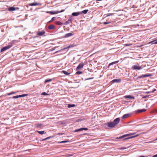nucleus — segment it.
I'll use <instances>...</instances> for the list:
<instances>
[{
  "label": "nucleus",
  "instance_id": "1",
  "mask_svg": "<svg viewBox=\"0 0 157 157\" xmlns=\"http://www.w3.org/2000/svg\"><path fill=\"white\" fill-rule=\"evenodd\" d=\"M120 119L119 118H117L114 119L113 122H110L107 124V126L110 128L114 127L119 122Z\"/></svg>",
  "mask_w": 157,
  "mask_h": 157
},
{
  "label": "nucleus",
  "instance_id": "2",
  "mask_svg": "<svg viewBox=\"0 0 157 157\" xmlns=\"http://www.w3.org/2000/svg\"><path fill=\"white\" fill-rule=\"evenodd\" d=\"M135 133H131L124 135L122 136H120L118 138L120 139H122L124 138H127L126 137L130 136L131 135H134Z\"/></svg>",
  "mask_w": 157,
  "mask_h": 157
},
{
  "label": "nucleus",
  "instance_id": "3",
  "mask_svg": "<svg viewBox=\"0 0 157 157\" xmlns=\"http://www.w3.org/2000/svg\"><path fill=\"white\" fill-rule=\"evenodd\" d=\"M12 46V45H8L6 46H5L3 47V48L1 49V52H4L6 50L10 48Z\"/></svg>",
  "mask_w": 157,
  "mask_h": 157
},
{
  "label": "nucleus",
  "instance_id": "4",
  "mask_svg": "<svg viewBox=\"0 0 157 157\" xmlns=\"http://www.w3.org/2000/svg\"><path fill=\"white\" fill-rule=\"evenodd\" d=\"M84 65V63H80L77 67L76 69V70H79L82 69Z\"/></svg>",
  "mask_w": 157,
  "mask_h": 157
},
{
  "label": "nucleus",
  "instance_id": "5",
  "mask_svg": "<svg viewBox=\"0 0 157 157\" xmlns=\"http://www.w3.org/2000/svg\"><path fill=\"white\" fill-rule=\"evenodd\" d=\"M45 33V32L44 31H38L37 33V35L39 36H42L44 35Z\"/></svg>",
  "mask_w": 157,
  "mask_h": 157
},
{
  "label": "nucleus",
  "instance_id": "6",
  "mask_svg": "<svg viewBox=\"0 0 157 157\" xmlns=\"http://www.w3.org/2000/svg\"><path fill=\"white\" fill-rule=\"evenodd\" d=\"M132 115V113H128V114H126L122 116V118L123 119H125L128 117H130L131 115Z\"/></svg>",
  "mask_w": 157,
  "mask_h": 157
},
{
  "label": "nucleus",
  "instance_id": "7",
  "mask_svg": "<svg viewBox=\"0 0 157 157\" xmlns=\"http://www.w3.org/2000/svg\"><path fill=\"white\" fill-rule=\"evenodd\" d=\"M88 129L87 128H82L78 129H76L75 130V132H77L78 131H81L83 130H87Z\"/></svg>",
  "mask_w": 157,
  "mask_h": 157
},
{
  "label": "nucleus",
  "instance_id": "8",
  "mask_svg": "<svg viewBox=\"0 0 157 157\" xmlns=\"http://www.w3.org/2000/svg\"><path fill=\"white\" fill-rule=\"evenodd\" d=\"M41 4L39 3L33 2L29 4L30 6H40L41 5Z\"/></svg>",
  "mask_w": 157,
  "mask_h": 157
},
{
  "label": "nucleus",
  "instance_id": "9",
  "mask_svg": "<svg viewBox=\"0 0 157 157\" xmlns=\"http://www.w3.org/2000/svg\"><path fill=\"white\" fill-rule=\"evenodd\" d=\"M132 68L134 70L137 69L138 70H140L142 69L141 67L138 65H134Z\"/></svg>",
  "mask_w": 157,
  "mask_h": 157
},
{
  "label": "nucleus",
  "instance_id": "10",
  "mask_svg": "<svg viewBox=\"0 0 157 157\" xmlns=\"http://www.w3.org/2000/svg\"><path fill=\"white\" fill-rule=\"evenodd\" d=\"M151 75H150V74H149V75H142L141 76H139L138 78H146L147 77H149Z\"/></svg>",
  "mask_w": 157,
  "mask_h": 157
},
{
  "label": "nucleus",
  "instance_id": "11",
  "mask_svg": "<svg viewBox=\"0 0 157 157\" xmlns=\"http://www.w3.org/2000/svg\"><path fill=\"white\" fill-rule=\"evenodd\" d=\"M80 14H82V13H81L80 12H79L73 13H72V15L74 16H76L79 15Z\"/></svg>",
  "mask_w": 157,
  "mask_h": 157
},
{
  "label": "nucleus",
  "instance_id": "12",
  "mask_svg": "<svg viewBox=\"0 0 157 157\" xmlns=\"http://www.w3.org/2000/svg\"><path fill=\"white\" fill-rule=\"evenodd\" d=\"M139 135V134H137L135 136H130V137H128L127 138H124V139H123V140H128V139H131V138H134V137H137Z\"/></svg>",
  "mask_w": 157,
  "mask_h": 157
},
{
  "label": "nucleus",
  "instance_id": "13",
  "mask_svg": "<svg viewBox=\"0 0 157 157\" xmlns=\"http://www.w3.org/2000/svg\"><path fill=\"white\" fill-rule=\"evenodd\" d=\"M48 29H49L51 30V29H55V26L54 25H49L48 26Z\"/></svg>",
  "mask_w": 157,
  "mask_h": 157
},
{
  "label": "nucleus",
  "instance_id": "14",
  "mask_svg": "<svg viewBox=\"0 0 157 157\" xmlns=\"http://www.w3.org/2000/svg\"><path fill=\"white\" fill-rule=\"evenodd\" d=\"M113 82H121V80L120 79H115L113 80L112 81Z\"/></svg>",
  "mask_w": 157,
  "mask_h": 157
},
{
  "label": "nucleus",
  "instance_id": "15",
  "mask_svg": "<svg viewBox=\"0 0 157 157\" xmlns=\"http://www.w3.org/2000/svg\"><path fill=\"white\" fill-rule=\"evenodd\" d=\"M73 35H74V34L73 33H68L67 34H66L65 35L64 37H68L72 36H73Z\"/></svg>",
  "mask_w": 157,
  "mask_h": 157
},
{
  "label": "nucleus",
  "instance_id": "16",
  "mask_svg": "<svg viewBox=\"0 0 157 157\" xmlns=\"http://www.w3.org/2000/svg\"><path fill=\"white\" fill-rule=\"evenodd\" d=\"M146 110V109H139L136 112L137 113H142L143 112H144Z\"/></svg>",
  "mask_w": 157,
  "mask_h": 157
},
{
  "label": "nucleus",
  "instance_id": "17",
  "mask_svg": "<svg viewBox=\"0 0 157 157\" xmlns=\"http://www.w3.org/2000/svg\"><path fill=\"white\" fill-rule=\"evenodd\" d=\"M119 62V61L118 60V61H117L115 62H113L111 63H110L108 65V67H109L111 65H113V64H115L118 63Z\"/></svg>",
  "mask_w": 157,
  "mask_h": 157
},
{
  "label": "nucleus",
  "instance_id": "18",
  "mask_svg": "<svg viewBox=\"0 0 157 157\" xmlns=\"http://www.w3.org/2000/svg\"><path fill=\"white\" fill-rule=\"evenodd\" d=\"M46 13H49L51 14H56L57 13L56 12H55L54 11H47L46 12Z\"/></svg>",
  "mask_w": 157,
  "mask_h": 157
},
{
  "label": "nucleus",
  "instance_id": "19",
  "mask_svg": "<svg viewBox=\"0 0 157 157\" xmlns=\"http://www.w3.org/2000/svg\"><path fill=\"white\" fill-rule=\"evenodd\" d=\"M15 10V8L13 7H11L8 8V10L10 11H14Z\"/></svg>",
  "mask_w": 157,
  "mask_h": 157
},
{
  "label": "nucleus",
  "instance_id": "20",
  "mask_svg": "<svg viewBox=\"0 0 157 157\" xmlns=\"http://www.w3.org/2000/svg\"><path fill=\"white\" fill-rule=\"evenodd\" d=\"M125 98L130 99H134V97L131 96V95H127L124 97Z\"/></svg>",
  "mask_w": 157,
  "mask_h": 157
},
{
  "label": "nucleus",
  "instance_id": "21",
  "mask_svg": "<svg viewBox=\"0 0 157 157\" xmlns=\"http://www.w3.org/2000/svg\"><path fill=\"white\" fill-rule=\"evenodd\" d=\"M88 10H85L82 11V12H81V13H82V14L83 13L84 14H86L87 13V12H88Z\"/></svg>",
  "mask_w": 157,
  "mask_h": 157
},
{
  "label": "nucleus",
  "instance_id": "22",
  "mask_svg": "<svg viewBox=\"0 0 157 157\" xmlns=\"http://www.w3.org/2000/svg\"><path fill=\"white\" fill-rule=\"evenodd\" d=\"M52 80V79H46V80L44 82L45 83H47L48 82H50Z\"/></svg>",
  "mask_w": 157,
  "mask_h": 157
},
{
  "label": "nucleus",
  "instance_id": "23",
  "mask_svg": "<svg viewBox=\"0 0 157 157\" xmlns=\"http://www.w3.org/2000/svg\"><path fill=\"white\" fill-rule=\"evenodd\" d=\"M62 72L63 73L66 75H69L70 73L67 72V71H63Z\"/></svg>",
  "mask_w": 157,
  "mask_h": 157
},
{
  "label": "nucleus",
  "instance_id": "24",
  "mask_svg": "<svg viewBox=\"0 0 157 157\" xmlns=\"http://www.w3.org/2000/svg\"><path fill=\"white\" fill-rule=\"evenodd\" d=\"M156 40L152 41L150 42V43L152 44H157V41H155Z\"/></svg>",
  "mask_w": 157,
  "mask_h": 157
},
{
  "label": "nucleus",
  "instance_id": "25",
  "mask_svg": "<svg viewBox=\"0 0 157 157\" xmlns=\"http://www.w3.org/2000/svg\"><path fill=\"white\" fill-rule=\"evenodd\" d=\"M69 142V140H66L65 141H63L59 142H58L59 143H65Z\"/></svg>",
  "mask_w": 157,
  "mask_h": 157
},
{
  "label": "nucleus",
  "instance_id": "26",
  "mask_svg": "<svg viewBox=\"0 0 157 157\" xmlns=\"http://www.w3.org/2000/svg\"><path fill=\"white\" fill-rule=\"evenodd\" d=\"M75 106V105L74 104H69L68 105V108H71V107H74Z\"/></svg>",
  "mask_w": 157,
  "mask_h": 157
},
{
  "label": "nucleus",
  "instance_id": "27",
  "mask_svg": "<svg viewBox=\"0 0 157 157\" xmlns=\"http://www.w3.org/2000/svg\"><path fill=\"white\" fill-rule=\"evenodd\" d=\"M38 133H39V134H41V135H42L44 133V131H38Z\"/></svg>",
  "mask_w": 157,
  "mask_h": 157
},
{
  "label": "nucleus",
  "instance_id": "28",
  "mask_svg": "<svg viewBox=\"0 0 157 157\" xmlns=\"http://www.w3.org/2000/svg\"><path fill=\"white\" fill-rule=\"evenodd\" d=\"M82 71H77L76 73V74L80 75V74H82Z\"/></svg>",
  "mask_w": 157,
  "mask_h": 157
},
{
  "label": "nucleus",
  "instance_id": "29",
  "mask_svg": "<svg viewBox=\"0 0 157 157\" xmlns=\"http://www.w3.org/2000/svg\"><path fill=\"white\" fill-rule=\"evenodd\" d=\"M28 95V94H23L21 95H19V96L21 98V97H24L26 96H27Z\"/></svg>",
  "mask_w": 157,
  "mask_h": 157
},
{
  "label": "nucleus",
  "instance_id": "30",
  "mask_svg": "<svg viewBox=\"0 0 157 157\" xmlns=\"http://www.w3.org/2000/svg\"><path fill=\"white\" fill-rule=\"evenodd\" d=\"M41 95H48L49 94H48L47 93H46V92H43L42 93Z\"/></svg>",
  "mask_w": 157,
  "mask_h": 157
},
{
  "label": "nucleus",
  "instance_id": "31",
  "mask_svg": "<svg viewBox=\"0 0 157 157\" xmlns=\"http://www.w3.org/2000/svg\"><path fill=\"white\" fill-rule=\"evenodd\" d=\"M20 98V97L19 96V95H17V96H15L13 97V98Z\"/></svg>",
  "mask_w": 157,
  "mask_h": 157
},
{
  "label": "nucleus",
  "instance_id": "32",
  "mask_svg": "<svg viewBox=\"0 0 157 157\" xmlns=\"http://www.w3.org/2000/svg\"><path fill=\"white\" fill-rule=\"evenodd\" d=\"M15 93V92H11V93H9L8 94V95H11V94H14Z\"/></svg>",
  "mask_w": 157,
  "mask_h": 157
},
{
  "label": "nucleus",
  "instance_id": "33",
  "mask_svg": "<svg viewBox=\"0 0 157 157\" xmlns=\"http://www.w3.org/2000/svg\"><path fill=\"white\" fill-rule=\"evenodd\" d=\"M55 17H52V19L49 22H51L52 21H53L54 20H55Z\"/></svg>",
  "mask_w": 157,
  "mask_h": 157
},
{
  "label": "nucleus",
  "instance_id": "34",
  "mask_svg": "<svg viewBox=\"0 0 157 157\" xmlns=\"http://www.w3.org/2000/svg\"><path fill=\"white\" fill-rule=\"evenodd\" d=\"M113 15V13H108L107 14V15L105 17H107L109 16L112 15Z\"/></svg>",
  "mask_w": 157,
  "mask_h": 157
},
{
  "label": "nucleus",
  "instance_id": "35",
  "mask_svg": "<svg viewBox=\"0 0 157 157\" xmlns=\"http://www.w3.org/2000/svg\"><path fill=\"white\" fill-rule=\"evenodd\" d=\"M110 23H111L110 22H105L103 23V24L104 25H106V24H109Z\"/></svg>",
  "mask_w": 157,
  "mask_h": 157
},
{
  "label": "nucleus",
  "instance_id": "36",
  "mask_svg": "<svg viewBox=\"0 0 157 157\" xmlns=\"http://www.w3.org/2000/svg\"><path fill=\"white\" fill-rule=\"evenodd\" d=\"M56 22V24L58 25H61V23L60 22H59V21H57Z\"/></svg>",
  "mask_w": 157,
  "mask_h": 157
},
{
  "label": "nucleus",
  "instance_id": "37",
  "mask_svg": "<svg viewBox=\"0 0 157 157\" xmlns=\"http://www.w3.org/2000/svg\"><path fill=\"white\" fill-rule=\"evenodd\" d=\"M148 96H148V95H146V96H144L143 97H142V98H146L147 97H148Z\"/></svg>",
  "mask_w": 157,
  "mask_h": 157
},
{
  "label": "nucleus",
  "instance_id": "38",
  "mask_svg": "<svg viewBox=\"0 0 157 157\" xmlns=\"http://www.w3.org/2000/svg\"><path fill=\"white\" fill-rule=\"evenodd\" d=\"M41 125V124H37V125H36V127H37V128H38Z\"/></svg>",
  "mask_w": 157,
  "mask_h": 157
},
{
  "label": "nucleus",
  "instance_id": "39",
  "mask_svg": "<svg viewBox=\"0 0 157 157\" xmlns=\"http://www.w3.org/2000/svg\"><path fill=\"white\" fill-rule=\"evenodd\" d=\"M156 90V89H154L152 91H151V92L152 93H154L155 91Z\"/></svg>",
  "mask_w": 157,
  "mask_h": 157
},
{
  "label": "nucleus",
  "instance_id": "40",
  "mask_svg": "<svg viewBox=\"0 0 157 157\" xmlns=\"http://www.w3.org/2000/svg\"><path fill=\"white\" fill-rule=\"evenodd\" d=\"M55 48H54L52 49H51V51H52L55 49Z\"/></svg>",
  "mask_w": 157,
  "mask_h": 157
},
{
  "label": "nucleus",
  "instance_id": "41",
  "mask_svg": "<svg viewBox=\"0 0 157 157\" xmlns=\"http://www.w3.org/2000/svg\"><path fill=\"white\" fill-rule=\"evenodd\" d=\"M51 137H52L51 136H49V137H48L46 138H47V140L48 139L50 138Z\"/></svg>",
  "mask_w": 157,
  "mask_h": 157
},
{
  "label": "nucleus",
  "instance_id": "42",
  "mask_svg": "<svg viewBox=\"0 0 157 157\" xmlns=\"http://www.w3.org/2000/svg\"><path fill=\"white\" fill-rule=\"evenodd\" d=\"M152 157H157V154L153 155Z\"/></svg>",
  "mask_w": 157,
  "mask_h": 157
},
{
  "label": "nucleus",
  "instance_id": "43",
  "mask_svg": "<svg viewBox=\"0 0 157 157\" xmlns=\"http://www.w3.org/2000/svg\"><path fill=\"white\" fill-rule=\"evenodd\" d=\"M47 140V138H45V139H43L42 140V141H45V140Z\"/></svg>",
  "mask_w": 157,
  "mask_h": 157
},
{
  "label": "nucleus",
  "instance_id": "44",
  "mask_svg": "<svg viewBox=\"0 0 157 157\" xmlns=\"http://www.w3.org/2000/svg\"><path fill=\"white\" fill-rule=\"evenodd\" d=\"M72 46H68V47H67V48H69L71 47H72Z\"/></svg>",
  "mask_w": 157,
  "mask_h": 157
},
{
  "label": "nucleus",
  "instance_id": "45",
  "mask_svg": "<svg viewBox=\"0 0 157 157\" xmlns=\"http://www.w3.org/2000/svg\"><path fill=\"white\" fill-rule=\"evenodd\" d=\"M150 93V92H149V91H148V92H146V93H147V94H149V93Z\"/></svg>",
  "mask_w": 157,
  "mask_h": 157
},
{
  "label": "nucleus",
  "instance_id": "46",
  "mask_svg": "<svg viewBox=\"0 0 157 157\" xmlns=\"http://www.w3.org/2000/svg\"><path fill=\"white\" fill-rule=\"evenodd\" d=\"M140 157H145L144 156H140Z\"/></svg>",
  "mask_w": 157,
  "mask_h": 157
},
{
  "label": "nucleus",
  "instance_id": "47",
  "mask_svg": "<svg viewBox=\"0 0 157 157\" xmlns=\"http://www.w3.org/2000/svg\"><path fill=\"white\" fill-rule=\"evenodd\" d=\"M157 140V138L155 140H154V141H155V140Z\"/></svg>",
  "mask_w": 157,
  "mask_h": 157
},
{
  "label": "nucleus",
  "instance_id": "48",
  "mask_svg": "<svg viewBox=\"0 0 157 157\" xmlns=\"http://www.w3.org/2000/svg\"><path fill=\"white\" fill-rule=\"evenodd\" d=\"M59 134H60V135H62L63 134L62 133H61V134H60V133H59Z\"/></svg>",
  "mask_w": 157,
  "mask_h": 157
},
{
  "label": "nucleus",
  "instance_id": "49",
  "mask_svg": "<svg viewBox=\"0 0 157 157\" xmlns=\"http://www.w3.org/2000/svg\"><path fill=\"white\" fill-rule=\"evenodd\" d=\"M57 52H58V51H57L56 52V53H57Z\"/></svg>",
  "mask_w": 157,
  "mask_h": 157
},
{
  "label": "nucleus",
  "instance_id": "50",
  "mask_svg": "<svg viewBox=\"0 0 157 157\" xmlns=\"http://www.w3.org/2000/svg\"><path fill=\"white\" fill-rule=\"evenodd\" d=\"M156 33H157V31L156 32Z\"/></svg>",
  "mask_w": 157,
  "mask_h": 157
}]
</instances>
